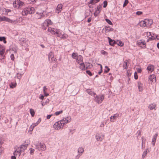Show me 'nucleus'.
<instances>
[{
    "instance_id": "58",
    "label": "nucleus",
    "mask_w": 159,
    "mask_h": 159,
    "mask_svg": "<svg viewBox=\"0 0 159 159\" xmlns=\"http://www.w3.org/2000/svg\"><path fill=\"white\" fill-rule=\"evenodd\" d=\"M134 79L135 80H137L138 79V76L137 75V73L136 72H135L134 73Z\"/></svg>"
},
{
    "instance_id": "33",
    "label": "nucleus",
    "mask_w": 159,
    "mask_h": 159,
    "mask_svg": "<svg viewBox=\"0 0 159 159\" xmlns=\"http://www.w3.org/2000/svg\"><path fill=\"white\" fill-rule=\"evenodd\" d=\"M147 69L148 71L152 72L153 70V66L152 65L148 66L147 67Z\"/></svg>"
},
{
    "instance_id": "60",
    "label": "nucleus",
    "mask_w": 159,
    "mask_h": 159,
    "mask_svg": "<svg viewBox=\"0 0 159 159\" xmlns=\"http://www.w3.org/2000/svg\"><path fill=\"white\" fill-rule=\"evenodd\" d=\"M137 134H138V136L137 137V138L138 139L139 136H140V135H141V131L140 130H138L137 132Z\"/></svg>"
},
{
    "instance_id": "35",
    "label": "nucleus",
    "mask_w": 159,
    "mask_h": 159,
    "mask_svg": "<svg viewBox=\"0 0 159 159\" xmlns=\"http://www.w3.org/2000/svg\"><path fill=\"white\" fill-rule=\"evenodd\" d=\"M37 125H38L36 123H33L32 125L30 126V129L32 131L34 127Z\"/></svg>"
},
{
    "instance_id": "22",
    "label": "nucleus",
    "mask_w": 159,
    "mask_h": 159,
    "mask_svg": "<svg viewBox=\"0 0 159 159\" xmlns=\"http://www.w3.org/2000/svg\"><path fill=\"white\" fill-rule=\"evenodd\" d=\"M149 79L152 82H156V77L154 75H150L149 77Z\"/></svg>"
},
{
    "instance_id": "3",
    "label": "nucleus",
    "mask_w": 159,
    "mask_h": 159,
    "mask_svg": "<svg viewBox=\"0 0 159 159\" xmlns=\"http://www.w3.org/2000/svg\"><path fill=\"white\" fill-rule=\"evenodd\" d=\"M94 100L96 102L100 104L103 101L104 98V96L102 95H98L96 94V95L94 96Z\"/></svg>"
},
{
    "instance_id": "18",
    "label": "nucleus",
    "mask_w": 159,
    "mask_h": 159,
    "mask_svg": "<svg viewBox=\"0 0 159 159\" xmlns=\"http://www.w3.org/2000/svg\"><path fill=\"white\" fill-rule=\"evenodd\" d=\"M147 26H151L153 23L152 20L151 19H145Z\"/></svg>"
},
{
    "instance_id": "50",
    "label": "nucleus",
    "mask_w": 159,
    "mask_h": 159,
    "mask_svg": "<svg viewBox=\"0 0 159 159\" xmlns=\"http://www.w3.org/2000/svg\"><path fill=\"white\" fill-rule=\"evenodd\" d=\"M128 2L129 1L128 0H125L123 5V7H125L127 5Z\"/></svg>"
},
{
    "instance_id": "17",
    "label": "nucleus",
    "mask_w": 159,
    "mask_h": 159,
    "mask_svg": "<svg viewBox=\"0 0 159 159\" xmlns=\"http://www.w3.org/2000/svg\"><path fill=\"white\" fill-rule=\"evenodd\" d=\"M76 59V61L78 63H81L83 61V57L82 56L79 55L77 57Z\"/></svg>"
},
{
    "instance_id": "48",
    "label": "nucleus",
    "mask_w": 159,
    "mask_h": 159,
    "mask_svg": "<svg viewBox=\"0 0 159 159\" xmlns=\"http://www.w3.org/2000/svg\"><path fill=\"white\" fill-rule=\"evenodd\" d=\"M30 153L31 155H33L34 151V149L32 148H30Z\"/></svg>"
},
{
    "instance_id": "23",
    "label": "nucleus",
    "mask_w": 159,
    "mask_h": 159,
    "mask_svg": "<svg viewBox=\"0 0 159 159\" xmlns=\"http://www.w3.org/2000/svg\"><path fill=\"white\" fill-rule=\"evenodd\" d=\"M86 91L89 94L93 96V97L95 95H96V93L93 92L91 89H87Z\"/></svg>"
},
{
    "instance_id": "30",
    "label": "nucleus",
    "mask_w": 159,
    "mask_h": 159,
    "mask_svg": "<svg viewBox=\"0 0 159 159\" xmlns=\"http://www.w3.org/2000/svg\"><path fill=\"white\" fill-rule=\"evenodd\" d=\"M85 69L88 68H91L92 67V65L89 62H86L85 64Z\"/></svg>"
},
{
    "instance_id": "5",
    "label": "nucleus",
    "mask_w": 159,
    "mask_h": 159,
    "mask_svg": "<svg viewBox=\"0 0 159 159\" xmlns=\"http://www.w3.org/2000/svg\"><path fill=\"white\" fill-rule=\"evenodd\" d=\"M35 148L38 150L45 151L46 149V146L44 144L38 143L37 144H35Z\"/></svg>"
},
{
    "instance_id": "38",
    "label": "nucleus",
    "mask_w": 159,
    "mask_h": 159,
    "mask_svg": "<svg viewBox=\"0 0 159 159\" xmlns=\"http://www.w3.org/2000/svg\"><path fill=\"white\" fill-rule=\"evenodd\" d=\"M0 41H3L4 43H7V41L6 40V38L5 37L0 36Z\"/></svg>"
},
{
    "instance_id": "52",
    "label": "nucleus",
    "mask_w": 159,
    "mask_h": 159,
    "mask_svg": "<svg viewBox=\"0 0 159 159\" xmlns=\"http://www.w3.org/2000/svg\"><path fill=\"white\" fill-rule=\"evenodd\" d=\"M1 10H2L3 11H5V12H10L11 11V10L10 9H6L5 8H3L1 9Z\"/></svg>"
},
{
    "instance_id": "42",
    "label": "nucleus",
    "mask_w": 159,
    "mask_h": 159,
    "mask_svg": "<svg viewBox=\"0 0 159 159\" xmlns=\"http://www.w3.org/2000/svg\"><path fill=\"white\" fill-rule=\"evenodd\" d=\"M148 149H147L146 150L144 151L142 154V158H144L146 156L147 153V151Z\"/></svg>"
},
{
    "instance_id": "49",
    "label": "nucleus",
    "mask_w": 159,
    "mask_h": 159,
    "mask_svg": "<svg viewBox=\"0 0 159 159\" xmlns=\"http://www.w3.org/2000/svg\"><path fill=\"white\" fill-rule=\"evenodd\" d=\"M105 69L104 71V72L106 73H107L108 72H109L110 70V69L107 66H105Z\"/></svg>"
},
{
    "instance_id": "6",
    "label": "nucleus",
    "mask_w": 159,
    "mask_h": 159,
    "mask_svg": "<svg viewBox=\"0 0 159 159\" xmlns=\"http://www.w3.org/2000/svg\"><path fill=\"white\" fill-rule=\"evenodd\" d=\"M27 67V63L26 62L20 65L19 66L18 71L24 73L25 72Z\"/></svg>"
},
{
    "instance_id": "1",
    "label": "nucleus",
    "mask_w": 159,
    "mask_h": 159,
    "mask_svg": "<svg viewBox=\"0 0 159 159\" xmlns=\"http://www.w3.org/2000/svg\"><path fill=\"white\" fill-rule=\"evenodd\" d=\"M35 12V9L34 7H28L25 8L22 12L23 16H25L28 14H32Z\"/></svg>"
},
{
    "instance_id": "57",
    "label": "nucleus",
    "mask_w": 159,
    "mask_h": 159,
    "mask_svg": "<svg viewBox=\"0 0 159 159\" xmlns=\"http://www.w3.org/2000/svg\"><path fill=\"white\" fill-rule=\"evenodd\" d=\"M25 145H27V146L30 144V141L29 140H27L25 141Z\"/></svg>"
},
{
    "instance_id": "39",
    "label": "nucleus",
    "mask_w": 159,
    "mask_h": 159,
    "mask_svg": "<svg viewBox=\"0 0 159 159\" xmlns=\"http://www.w3.org/2000/svg\"><path fill=\"white\" fill-rule=\"evenodd\" d=\"M16 83H13L12 82L10 84V87L11 88H14L16 87Z\"/></svg>"
},
{
    "instance_id": "9",
    "label": "nucleus",
    "mask_w": 159,
    "mask_h": 159,
    "mask_svg": "<svg viewBox=\"0 0 159 159\" xmlns=\"http://www.w3.org/2000/svg\"><path fill=\"white\" fill-rule=\"evenodd\" d=\"M137 45L143 48H146V45L144 40H140L138 41Z\"/></svg>"
},
{
    "instance_id": "25",
    "label": "nucleus",
    "mask_w": 159,
    "mask_h": 159,
    "mask_svg": "<svg viewBox=\"0 0 159 159\" xmlns=\"http://www.w3.org/2000/svg\"><path fill=\"white\" fill-rule=\"evenodd\" d=\"M138 87L139 91H142L143 90V84L140 82H138Z\"/></svg>"
},
{
    "instance_id": "32",
    "label": "nucleus",
    "mask_w": 159,
    "mask_h": 159,
    "mask_svg": "<svg viewBox=\"0 0 159 159\" xmlns=\"http://www.w3.org/2000/svg\"><path fill=\"white\" fill-rule=\"evenodd\" d=\"M44 22L46 23L48 26L52 25V23L51 20L49 19H47L46 20H45Z\"/></svg>"
},
{
    "instance_id": "27",
    "label": "nucleus",
    "mask_w": 159,
    "mask_h": 159,
    "mask_svg": "<svg viewBox=\"0 0 159 159\" xmlns=\"http://www.w3.org/2000/svg\"><path fill=\"white\" fill-rule=\"evenodd\" d=\"M156 107V105L153 104H151L148 106V108L151 110H156L155 108Z\"/></svg>"
},
{
    "instance_id": "15",
    "label": "nucleus",
    "mask_w": 159,
    "mask_h": 159,
    "mask_svg": "<svg viewBox=\"0 0 159 159\" xmlns=\"http://www.w3.org/2000/svg\"><path fill=\"white\" fill-rule=\"evenodd\" d=\"M114 29L112 28H110V26H105L103 28L102 30H105V33L106 34L109 31H113Z\"/></svg>"
},
{
    "instance_id": "34",
    "label": "nucleus",
    "mask_w": 159,
    "mask_h": 159,
    "mask_svg": "<svg viewBox=\"0 0 159 159\" xmlns=\"http://www.w3.org/2000/svg\"><path fill=\"white\" fill-rule=\"evenodd\" d=\"M140 26L143 27L147 26L145 19L143 21L142 20L141 21Z\"/></svg>"
},
{
    "instance_id": "2",
    "label": "nucleus",
    "mask_w": 159,
    "mask_h": 159,
    "mask_svg": "<svg viewBox=\"0 0 159 159\" xmlns=\"http://www.w3.org/2000/svg\"><path fill=\"white\" fill-rule=\"evenodd\" d=\"M25 3L20 0H15L13 2V6L14 7L20 9L25 5Z\"/></svg>"
},
{
    "instance_id": "40",
    "label": "nucleus",
    "mask_w": 159,
    "mask_h": 159,
    "mask_svg": "<svg viewBox=\"0 0 159 159\" xmlns=\"http://www.w3.org/2000/svg\"><path fill=\"white\" fill-rule=\"evenodd\" d=\"M84 152V149L82 148H79L78 149V153H82Z\"/></svg>"
},
{
    "instance_id": "54",
    "label": "nucleus",
    "mask_w": 159,
    "mask_h": 159,
    "mask_svg": "<svg viewBox=\"0 0 159 159\" xmlns=\"http://www.w3.org/2000/svg\"><path fill=\"white\" fill-rule=\"evenodd\" d=\"M107 123V121H102L101 123V124L100 125V126L101 127H103Z\"/></svg>"
},
{
    "instance_id": "44",
    "label": "nucleus",
    "mask_w": 159,
    "mask_h": 159,
    "mask_svg": "<svg viewBox=\"0 0 159 159\" xmlns=\"http://www.w3.org/2000/svg\"><path fill=\"white\" fill-rule=\"evenodd\" d=\"M67 35L65 34H62L60 38L61 39H66L67 37Z\"/></svg>"
},
{
    "instance_id": "29",
    "label": "nucleus",
    "mask_w": 159,
    "mask_h": 159,
    "mask_svg": "<svg viewBox=\"0 0 159 159\" xmlns=\"http://www.w3.org/2000/svg\"><path fill=\"white\" fill-rule=\"evenodd\" d=\"M22 152H24L27 148V145L23 144L20 146Z\"/></svg>"
},
{
    "instance_id": "47",
    "label": "nucleus",
    "mask_w": 159,
    "mask_h": 159,
    "mask_svg": "<svg viewBox=\"0 0 159 159\" xmlns=\"http://www.w3.org/2000/svg\"><path fill=\"white\" fill-rule=\"evenodd\" d=\"M142 139V145H143V144H145L146 139L144 138L143 137H142L141 138Z\"/></svg>"
},
{
    "instance_id": "56",
    "label": "nucleus",
    "mask_w": 159,
    "mask_h": 159,
    "mask_svg": "<svg viewBox=\"0 0 159 159\" xmlns=\"http://www.w3.org/2000/svg\"><path fill=\"white\" fill-rule=\"evenodd\" d=\"M117 45L120 46H123L124 45V43L120 41L119 43H117Z\"/></svg>"
},
{
    "instance_id": "7",
    "label": "nucleus",
    "mask_w": 159,
    "mask_h": 159,
    "mask_svg": "<svg viewBox=\"0 0 159 159\" xmlns=\"http://www.w3.org/2000/svg\"><path fill=\"white\" fill-rule=\"evenodd\" d=\"M71 120V118L70 116H67L66 118H64L60 120V123H61L63 126L64 125L70 122Z\"/></svg>"
},
{
    "instance_id": "4",
    "label": "nucleus",
    "mask_w": 159,
    "mask_h": 159,
    "mask_svg": "<svg viewBox=\"0 0 159 159\" xmlns=\"http://www.w3.org/2000/svg\"><path fill=\"white\" fill-rule=\"evenodd\" d=\"M19 43L24 48L27 47L29 45V42L28 40L25 38H21L19 40Z\"/></svg>"
},
{
    "instance_id": "10",
    "label": "nucleus",
    "mask_w": 159,
    "mask_h": 159,
    "mask_svg": "<svg viewBox=\"0 0 159 159\" xmlns=\"http://www.w3.org/2000/svg\"><path fill=\"white\" fill-rule=\"evenodd\" d=\"M104 135L102 134H97L95 136L96 139L98 141H102L104 138Z\"/></svg>"
},
{
    "instance_id": "36",
    "label": "nucleus",
    "mask_w": 159,
    "mask_h": 159,
    "mask_svg": "<svg viewBox=\"0 0 159 159\" xmlns=\"http://www.w3.org/2000/svg\"><path fill=\"white\" fill-rule=\"evenodd\" d=\"M48 26L44 22L42 25V28L44 30H46L47 27H48Z\"/></svg>"
},
{
    "instance_id": "55",
    "label": "nucleus",
    "mask_w": 159,
    "mask_h": 159,
    "mask_svg": "<svg viewBox=\"0 0 159 159\" xmlns=\"http://www.w3.org/2000/svg\"><path fill=\"white\" fill-rule=\"evenodd\" d=\"M107 1H105L103 2V7L105 8L107 7Z\"/></svg>"
},
{
    "instance_id": "26",
    "label": "nucleus",
    "mask_w": 159,
    "mask_h": 159,
    "mask_svg": "<svg viewBox=\"0 0 159 159\" xmlns=\"http://www.w3.org/2000/svg\"><path fill=\"white\" fill-rule=\"evenodd\" d=\"M62 6L63 5L61 4H59L57 5L56 9L57 10L59 11L58 13L61 11Z\"/></svg>"
},
{
    "instance_id": "8",
    "label": "nucleus",
    "mask_w": 159,
    "mask_h": 159,
    "mask_svg": "<svg viewBox=\"0 0 159 159\" xmlns=\"http://www.w3.org/2000/svg\"><path fill=\"white\" fill-rule=\"evenodd\" d=\"M63 127L61 123H60V120L56 122L53 125V127L57 130Z\"/></svg>"
},
{
    "instance_id": "46",
    "label": "nucleus",
    "mask_w": 159,
    "mask_h": 159,
    "mask_svg": "<svg viewBox=\"0 0 159 159\" xmlns=\"http://www.w3.org/2000/svg\"><path fill=\"white\" fill-rule=\"evenodd\" d=\"M3 142L2 140L0 138V154L2 152V150L1 148L2 147V145L3 143Z\"/></svg>"
},
{
    "instance_id": "31",
    "label": "nucleus",
    "mask_w": 159,
    "mask_h": 159,
    "mask_svg": "<svg viewBox=\"0 0 159 159\" xmlns=\"http://www.w3.org/2000/svg\"><path fill=\"white\" fill-rule=\"evenodd\" d=\"M80 65V68L82 70H84L85 69V64L84 63H81L79 64Z\"/></svg>"
},
{
    "instance_id": "19",
    "label": "nucleus",
    "mask_w": 159,
    "mask_h": 159,
    "mask_svg": "<svg viewBox=\"0 0 159 159\" xmlns=\"http://www.w3.org/2000/svg\"><path fill=\"white\" fill-rule=\"evenodd\" d=\"M21 152H22L21 149L19 146L16 149L15 152L14 153V154L15 155H17L16 153H17L19 154V156H20L21 154Z\"/></svg>"
},
{
    "instance_id": "13",
    "label": "nucleus",
    "mask_w": 159,
    "mask_h": 159,
    "mask_svg": "<svg viewBox=\"0 0 159 159\" xmlns=\"http://www.w3.org/2000/svg\"><path fill=\"white\" fill-rule=\"evenodd\" d=\"M6 21L11 23H12L13 22L12 20L5 16L0 17V21Z\"/></svg>"
},
{
    "instance_id": "28",
    "label": "nucleus",
    "mask_w": 159,
    "mask_h": 159,
    "mask_svg": "<svg viewBox=\"0 0 159 159\" xmlns=\"http://www.w3.org/2000/svg\"><path fill=\"white\" fill-rule=\"evenodd\" d=\"M128 61L127 60H125L123 62V66L124 69H127L128 68L127 63Z\"/></svg>"
},
{
    "instance_id": "51",
    "label": "nucleus",
    "mask_w": 159,
    "mask_h": 159,
    "mask_svg": "<svg viewBox=\"0 0 159 159\" xmlns=\"http://www.w3.org/2000/svg\"><path fill=\"white\" fill-rule=\"evenodd\" d=\"M62 112H63L62 110H61L60 111H56L55 112V114L56 116H58V115H59V114L62 113Z\"/></svg>"
},
{
    "instance_id": "24",
    "label": "nucleus",
    "mask_w": 159,
    "mask_h": 159,
    "mask_svg": "<svg viewBox=\"0 0 159 159\" xmlns=\"http://www.w3.org/2000/svg\"><path fill=\"white\" fill-rule=\"evenodd\" d=\"M24 73L21 72L20 71H18V72L16 74V77L19 79V80L21 78V76L23 75Z\"/></svg>"
},
{
    "instance_id": "16",
    "label": "nucleus",
    "mask_w": 159,
    "mask_h": 159,
    "mask_svg": "<svg viewBox=\"0 0 159 159\" xmlns=\"http://www.w3.org/2000/svg\"><path fill=\"white\" fill-rule=\"evenodd\" d=\"M107 38L108 40L109 43L111 46H113L116 43V42L115 41L109 37H108Z\"/></svg>"
},
{
    "instance_id": "64",
    "label": "nucleus",
    "mask_w": 159,
    "mask_h": 159,
    "mask_svg": "<svg viewBox=\"0 0 159 159\" xmlns=\"http://www.w3.org/2000/svg\"><path fill=\"white\" fill-rule=\"evenodd\" d=\"M10 57L11 60L14 61V55L13 54H11V55Z\"/></svg>"
},
{
    "instance_id": "41",
    "label": "nucleus",
    "mask_w": 159,
    "mask_h": 159,
    "mask_svg": "<svg viewBox=\"0 0 159 159\" xmlns=\"http://www.w3.org/2000/svg\"><path fill=\"white\" fill-rule=\"evenodd\" d=\"M30 111L31 116L32 117H33L34 116L35 114V112L34 110L31 108L30 109Z\"/></svg>"
},
{
    "instance_id": "43",
    "label": "nucleus",
    "mask_w": 159,
    "mask_h": 159,
    "mask_svg": "<svg viewBox=\"0 0 159 159\" xmlns=\"http://www.w3.org/2000/svg\"><path fill=\"white\" fill-rule=\"evenodd\" d=\"M52 29L53 30H52L51 33L53 34H55L57 32V31L58 30L54 28H53Z\"/></svg>"
},
{
    "instance_id": "37",
    "label": "nucleus",
    "mask_w": 159,
    "mask_h": 159,
    "mask_svg": "<svg viewBox=\"0 0 159 159\" xmlns=\"http://www.w3.org/2000/svg\"><path fill=\"white\" fill-rule=\"evenodd\" d=\"M57 34V36L59 37H61L62 34L60 32V30H57V32L56 33V34Z\"/></svg>"
},
{
    "instance_id": "45",
    "label": "nucleus",
    "mask_w": 159,
    "mask_h": 159,
    "mask_svg": "<svg viewBox=\"0 0 159 159\" xmlns=\"http://www.w3.org/2000/svg\"><path fill=\"white\" fill-rule=\"evenodd\" d=\"M77 53L73 52L72 54V57L73 59H76L77 56Z\"/></svg>"
},
{
    "instance_id": "12",
    "label": "nucleus",
    "mask_w": 159,
    "mask_h": 159,
    "mask_svg": "<svg viewBox=\"0 0 159 159\" xmlns=\"http://www.w3.org/2000/svg\"><path fill=\"white\" fill-rule=\"evenodd\" d=\"M5 50L3 49H2L0 51V62H2L4 61L3 59L5 57L4 55Z\"/></svg>"
},
{
    "instance_id": "63",
    "label": "nucleus",
    "mask_w": 159,
    "mask_h": 159,
    "mask_svg": "<svg viewBox=\"0 0 159 159\" xmlns=\"http://www.w3.org/2000/svg\"><path fill=\"white\" fill-rule=\"evenodd\" d=\"M81 155V154H78L75 157V159H79L80 156Z\"/></svg>"
},
{
    "instance_id": "62",
    "label": "nucleus",
    "mask_w": 159,
    "mask_h": 159,
    "mask_svg": "<svg viewBox=\"0 0 159 159\" xmlns=\"http://www.w3.org/2000/svg\"><path fill=\"white\" fill-rule=\"evenodd\" d=\"M152 34L153 35L154 34L153 33H151L150 32H147V35L148 36V37L150 36H152Z\"/></svg>"
},
{
    "instance_id": "59",
    "label": "nucleus",
    "mask_w": 159,
    "mask_h": 159,
    "mask_svg": "<svg viewBox=\"0 0 159 159\" xmlns=\"http://www.w3.org/2000/svg\"><path fill=\"white\" fill-rule=\"evenodd\" d=\"M101 52L102 54H103V55H106L107 54V52L103 50H101Z\"/></svg>"
},
{
    "instance_id": "11",
    "label": "nucleus",
    "mask_w": 159,
    "mask_h": 159,
    "mask_svg": "<svg viewBox=\"0 0 159 159\" xmlns=\"http://www.w3.org/2000/svg\"><path fill=\"white\" fill-rule=\"evenodd\" d=\"M54 55L53 52H50L48 55V59L49 61L51 62L55 61L56 58H54Z\"/></svg>"
},
{
    "instance_id": "14",
    "label": "nucleus",
    "mask_w": 159,
    "mask_h": 159,
    "mask_svg": "<svg viewBox=\"0 0 159 159\" xmlns=\"http://www.w3.org/2000/svg\"><path fill=\"white\" fill-rule=\"evenodd\" d=\"M44 12V11H43L40 12H37L36 13V14L38 15L37 18L38 19L43 18L45 16V15L43 14Z\"/></svg>"
},
{
    "instance_id": "21",
    "label": "nucleus",
    "mask_w": 159,
    "mask_h": 159,
    "mask_svg": "<svg viewBox=\"0 0 159 159\" xmlns=\"http://www.w3.org/2000/svg\"><path fill=\"white\" fill-rule=\"evenodd\" d=\"M158 136V134L156 133L153 136L152 140V143L153 146L155 145V143L156 141L157 138Z\"/></svg>"
},
{
    "instance_id": "53",
    "label": "nucleus",
    "mask_w": 159,
    "mask_h": 159,
    "mask_svg": "<svg viewBox=\"0 0 159 159\" xmlns=\"http://www.w3.org/2000/svg\"><path fill=\"white\" fill-rule=\"evenodd\" d=\"M105 20L106 21L109 25H111L112 24V23L111 21L109 20L108 19H105Z\"/></svg>"
},
{
    "instance_id": "61",
    "label": "nucleus",
    "mask_w": 159,
    "mask_h": 159,
    "mask_svg": "<svg viewBox=\"0 0 159 159\" xmlns=\"http://www.w3.org/2000/svg\"><path fill=\"white\" fill-rule=\"evenodd\" d=\"M86 72L90 76H92V73L89 70H86Z\"/></svg>"
},
{
    "instance_id": "20",
    "label": "nucleus",
    "mask_w": 159,
    "mask_h": 159,
    "mask_svg": "<svg viewBox=\"0 0 159 159\" xmlns=\"http://www.w3.org/2000/svg\"><path fill=\"white\" fill-rule=\"evenodd\" d=\"M119 116V114L116 113L113 116L110 117V120L111 122H114L115 120H116V118Z\"/></svg>"
}]
</instances>
